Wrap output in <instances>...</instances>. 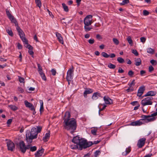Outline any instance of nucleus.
<instances>
[{
  "mask_svg": "<svg viewBox=\"0 0 157 157\" xmlns=\"http://www.w3.org/2000/svg\"><path fill=\"white\" fill-rule=\"evenodd\" d=\"M63 123L65 124L64 125V128L68 131H70L71 134L75 132L77 125L76 121L74 118H72L71 120L68 121H64Z\"/></svg>",
  "mask_w": 157,
  "mask_h": 157,
  "instance_id": "1",
  "label": "nucleus"
},
{
  "mask_svg": "<svg viewBox=\"0 0 157 157\" xmlns=\"http://www.w3.org/2000/svg\"><path fill=\"white\" fill-rule=\"evenodd\" d=\"M142 119L135 121L131 123L130 124L132 126H140L145 123H147L149 122L153 121L155 120L156 118L153 117L150 118V115H142L141 116Z\"/></svg>",
  "mask_w": 157,
  "mask_h": 157,
  "instance_id": "2",
  "label": "nucleus"
},
{
  "mask_svg": "<svg viewBox=\"0 0 157 157\" xmlns=\"http://www.w3.org/2000/svg\"><path fill=\"white\" fill-rule=\"evenodd\" d=\"M38 133L36 131V128H33L31 131H27L25 136V140L28 144H31L34 139L37 138Z\"/></svg>",
  "mask_w": 157,
  "mask_h": 157,
  "instance_id": "3",
  "label": "nucleus"
},
{
  "mask_svg": "<svg viewBox=\"0 0 157 157\" xmlns=\"http://www.w3.org/2000/svg\"><path fill=\"white\" fill-rule=\"evenodd\" d=\"M78 149L82 150L83 149H86L92 145V142H88L87 140L84 138H81V140L78 144Z\"/></svg>",
  "mask_w": 157,
  "mask_h": 157,
  "instance_id": "4",
  "label": "nucleus"
},
{
  "mask_svg": "<svg viewBox=\"0 0 157 157\" xmlns=\"http://www.w3.org/2000/svg\"><path fill=\"white\" fill-rule=\"evenodd\" d=\"M153 98L152 97H147L141 101V104L143 106L146 105H150L152 104V100Z\"/></svg>",
  "mask_w": 157,
  "mask_h": 157,
  "instance_id": "5",
  "label": "nucleus"
},
{
  "mask_svg": "<svg viewBox=\"0 0 157 157\" xmlns=\"http://www.w3.org/2000/svg\"><path fill=\"white\" fill-rule=\"evenodd\" d=\"M15 144L17 146L21 153L24 154L25 148V144L23 141H21L19 143H15Z\"/></svg>",
  "mask_w": 157,
  "mask_h": 157,
  "instance_id": "6",
  "label": "nucleus"
},
{
  "mask_svg": "<svg viewBox=\"0 0 157 157\" xmlns=\"http://www.w3.org/2000/svg\"><path fill=\"white\" fill-rule=\"evenodd\" d=\"M73 67H72V68H70L67 72V75L66 77L67 80L71 81L73 78L74 71L73 70Z\"/></svg>",
  "mask_w": 157,
  "mask_h": 157,
  "instance_id": "7",
  "label": "nucleus"
},
{
  "mask_svg": "<svg viewBox=\"0 0 157 157\" xmlns=\"http://www.w3.org/2000/svg\"><path fill=\"white\" fill-rule=\"evenodd\" d=\"M8 150L12 151H13L15 149V145L14 143L10 140H9L6 143Z\"/></svg>",
  "mask_w": 157,
  "mask_h": 157,
  "instance_id": "8",
  "label": "nucleus"
},
{
  "mask_svg": "<svg viewBox=\"0 0 157 157\" xmlns=\"http://www.w3.org/2000/svg\"><path fill=\"white\" fill-rule=\"evenodd\" d=\"M146 139L145 138H143L140 139L138 141L137 145L140 148L142 147L144 145Z\"/></svg>",
  "mask_w": 157,
  "mask_h": 157,
  "instance_id": "9",
  "label": "nucleus"
},
{
  "mask_svg": "<svg viewBox=\"0 0 157 157\" xmlns=\"http://www.w3.org/2000/svg\"><path fill=\"white\" fill-rule=\"evenodd\" d=\"M16 29L19 33L21 39L25 37V34L22 30L20 28V27L19 26L18 24L17 25H16Z\"/></svg>",
  "mask_w": 157,
  "mask_h": 157,
  "instance_id": "10",
  "label": "nucleus"
},
{
  "mask_svg": "<svg viewBox=\"0 0 157 157\" xmlns=\"http://www.w3.org/2000/svg\"><path fill=\"white\" fill-rule=\"evenodd\" d=\"M44 149L41 147L40 149H39L35 154L36 157H40L42 156V154L44 151Z\"/></svg>",
  "mask_w": 157,
  "mask_h": 157,
  "instance_id": "11",
  "label": "nucleus"
},
{
  "mask_svg": "<svg viewBox=\"0 0 157 157\" xmlns=\"http://www.w3.org/2000/svg\"><path fill=\"white\" fill-rule=\"evenodd\" d=\"M81 138H80L78 136H77L74 137L72 140V142L78 145L80 142L81 141Z\"/></svg>",
  "mask_w": 157,
  "mask_h": 157,
  "instance_id": "12",
  "label": "nucleus"
},
{
  "mask_svg": "<svg viewBox=\"0 0 157 157\" xmlns=\"http://www.w3.org/2000/svg\"><path fill=\"white\" fill-rule=\"evenodd\" d=\"M71 117L70 113L69 111L66 112L63 118L64 121H67V120L69 121L71 120L70 118Z\"/></svg>",
  "mask_w": 157,
  "mask_h": 157,
  "instance_id": "13",
  "label": "nucleus"
},
{
  "mask_svg": "<svg viewBox=\"0 0 157 157\" xmlns=\"http://www.w3.org/2000/svg\"><path fill=\"white\" fill-rule=\"evenodd\" d=\"M145 87L144 86L140 87L138 90L137 96L140 97L142 94L143 93Z\"/></svg>",
  "mask_w": 157,
  "mask_h": 157,
  "instance_id": "14",
  "label": "nucleus"
},
{
  "mask_svg": "<svg viewBox=\"0 0 157 157\" xmlns=\"http://www.w3.org/2000/svg\"><path fill=\"white\" fill-rule=\"evenodd\" d=\"M56 36L59 42L62 44H63V38L61 36V34L58 32H56Z\"/></svg>",
  "mask_w": 157,
  "mask_h": 157,
  "instance_id": "15",
  "label": "nucleus"
},
{
  "mask_svg": "<svg viewBox=\"0 0 157 157\" xmlns=\"http://www.w3.org/2000/svg\"><path fill=\"white\" fill-rule=\"evenodd\" d=\"M103 99L106 104H113L112 100L109 97L105 96Z\"/></svg>",
  "mask_w": 157,
  "mask_h": 157,
  "instance_id": "16",
  "label": "nucleus"
},
{
  "mask_svg": "<svg viewBox=\"0 0 157 157\" xmlns=\"http://www.w3.org/2000/svg\"><path fill=\"white\" fill-rule=\"evenodd\" d=\"M101 97V94L98 92H95L93 94L92 98L94 100L97 99L98 98V97Z\"/></svg>",
  "mask_w": 157,
  "mask_h": 157,
  "instance_id": "17",
  "label": "nucleus"
},
{
  "mask_svg": "<svg viewBox=\"0 0 157 157\" xmlns=\"http://www.w3.org/2000/svg\"><path fill=\"white\" fill-rule=\"evenodd\" d=\"M84 23L85 25H91L92 23V19L90 20L85 18L84 19Z\"/></svg>",
  "mask_w": 157,
  "mask_h": 157,
  "instance_id": "18",
  "label": "nucleus"
},
{
  "mask_svg": "<svg viewBox=\"0 0 157 157\" xmlns=\"http://www.w3.org/2000/svg\"><path fill=\"white\" fill-rule=\"evenodd\" d=\"M93 92L92 89L90 88H86L85 91L84 92V95L85 97H86L87 94H90Z\"/></svg>",
  "mask_w": 157,
  "mask_h": 157,
  "instance_id": "19",
  "label": "nucleus"
},
{
  "mask_svg": "<svg viewBox=\"0 0 157 157\" xmlns=\"http://www.w3.org/2000/svg\"><path fill=\"white\" fill-rule=\"evenodd\" d=\"M50 132L46 133L44 136L43 138V140L45 142L48 141V139L50 137Z\"/></svg>",
  "mask_w": 157,
  "mask_h": 157,
  "instance_id": "20",
  "label": "nucleus"
},
{
  "mask_svg": "<svg viewBox=\"0 0 157 157\" xmlns=\"http://www.w3.org/2000/svg\"><path fill=\"white\" fill-rule=\"evenodd\" d=\"M131 151V147H128L127 148L125 151L122 153V155H126L128 154Z\"/></svg>",
  "mask_w": 157,
  "mask_h": 157,
  "instance_id": "21",
  "label": "nucleus"
},
{
  "mask_svg": "<svg viewBox=\"0 0 157 157\" xmlns=\"http://www.w3.org/2000/svg\"><path fill=\"white\" fill-rule=\"evenodd\" d=\"M29 46V51L28 52L29 54L31 55H32V57L33 56V55L34 54V52L33 51V47L31 45H28Z\"/></svg>",
  "mask_w": 157,
  "mask_h": 157,
  "instance_id": "22",
  "label": "nucleus"
},
{
  "mask_svg": "<svg viewBox=\"0 0 157 157\" xmlns=\"http://www.w3.org/2000/svg\"><path fill=\"white\" fill-rule=\"evenodd\" d=\"M9 19L11 21L12 23H13L15 24V26L18 24L16 19L13 16H12Z\"/></svg>",
  "mask_w": 157,
  "mask_h": 157,
  "instance_id": "23",
  "label": "nucleus"
},
{
  "mask_svg": "<svg viewBox=\"0 0 157 157\" xmlns=\"http://www.w3.org/2000/svg\"><path fill=\"white\" fill-rule=\"evenodd\" d=\"M135 64L136 66L140 65L141 64V61L140 58H138L135 60Z\"/></svg>",
  "mask_w": 157,
  "mask_h": 157,
  "instance_id": "24",
  "label": "nucleus"
},
{
  "mask_svg": "<svg viewBox=\"0 0 157 157\" xmlns=\"http://www.w3.org/2000/svg\"><path fill=\"white\" fill-rule=\"evenodd\" d=\"M40 114L42 113L44 110V107H43V102L42 100H40Z\"/></svg>",
  "mask_w": 157,
  "mask_h": 157,
  "instance_id": "25",
  "label": "nucleus"
},
{
  "mask_svg": "<svg viewBox=\"0 0 157 157\" xmlns=\"http://www.w3.org/2000/svg\"><path fill=\"white\" fill-rule=\"evenodd\" d=\"M21 39L24 43H25V44H26V45H25V47L27 48H28L29 49L28 45H30L28 44V41L25 38V37Z\"/></svg>",
  "mask_w": 157,
  "mask_h": 157,
  "instance_id": "26",
  "label": "nucleus"
},
{
  "mask_svg": "<svg viewBox=\"0 0 157 157\" xmlns=\"http://www.w3.org/2000/svg\"><path fill=\"white\" fill-rule=\"evenodd\" d=\"M147 52L151 54H153L155 52V50L150 48H148L147 49Z\"/></svg>",
  "mask_w": 157,
  "mask_h": 157,
  "instance_id": "27",
  "label": "nucleus"
},
{
  "mask_svg": "<svg viewBox=\"0 0 157 157\" xmlns=\"http://www.w3.org/2000/svg\"><path fill=\"white\" fill-rule=\"evenodd\" d=\"M24 103L25 106L27 107L30 108L33 105L32 104L29 102L28 101L25 100L24 101Z\"/></svg>",
  "mask_w": 157,
  "mask_h": 157,
  "instance_id": "28",
  "label": "nucleus"
},
{
  "mask_svg": "<svg viewBox=\"0 0 157 157\" xmlns=\"http://www.w3.org/2000/svg\"><path fill=\"white\" fill-rule=\"evenodd\" d=\"M147 93H148L147 95H148L149 96H155L156 95V92L152 91H149Z\"/></svg>",
  "mask_w": 157,
  "mask_h": 157,
  "instance_id": "29",
  "label": "nucleus"
},
{
  "mask_svg": "<svg viewBox=\"0 0 157 157\" xmlns=\"http://www.w3.org/2000/svg\"><path fill=\"white\" fill-rule=\"evenodd\" d=\"M117 60L120 63H123L125 62L124 59L121 57H118L117 59Z\"/></svg>",
  "mask_w": 157,
  "mask_h": 157,
  "instance_id": "30",
  "label": "nucleus"
},
{
  "mask_svg": "<svg viewBox=\"0 0 157 157\" xmlns=\"http://www.w3.org/2000/svg\"><path fill=\"white\" fill-rule=\"evenodd\" d=\"M6 31L10 36H13V33L10 28L6 29Z\"/></svg>",
  "mask_w": 157,
  "mask_h": 157,
  "instance_id": "31",
  "label": "nucleus"
},
{
  "mask_svg": "<svg viewBox=\"0 0 157 157\" xmlns=\"http://www.w3.org/2000/svg\"><path fill=\"white\" fill-rule=\"evenodd\" d=\"M9 107L12 110L15 111L17 109V108L16 106L13 105H9Z\"/></svg>",
  "mask_w": 157,
  "mask_h": 157,
  "instance_id": "32",
  "label": "nucleus"
},
{
  "mask_svg": "<svg viewBox=\"0 0 157 157\" xmlns=\"http://www.w3.org/2000/svg\"><path fill=\"white\" fill-rule=\"evenodd\" d=\"M39 74L40 75L42 79L43 80H44L45 81H46L47 80L44 74L43 73V72H40V73H39Z\"/></svg>",
  "mask_w": 157,
  "mask_h": 157,
  "instance_id": "33",
  "label": "nucleus"
},
{
  "mask_svg": "<svg viewBox=\"0 0 157 157\" xmlns=\"http://www.w3.org/2000/svg\"><path fill=\"white\" fill-rule=\"evenodd\" d=\"M127 40L128 43L131 45H132L133 42L131 37L130 36H128L127 38Z\"/></svg>",
  "mask_w": 157,
  "mask_h": 157,
  "instance_id": "34",
  "label": "nucleus"
},
{
  "mask_svg": "<svg viewBox=\"0 0 157 157\" xmlns=\"http://www.w3.org/2000/svg\"><path fill=\"white\" fill-rule=\"evenodd\" d=\"M35 2L36 6L39 8H40L41 6V4L40 0H35Z\"/></svg>",
  "mask_w": 157,
  "mask_h": 157,
  "instance_id": "35",
  "label": "nucleus"
},
{
  "mask_svg": "<svg viewBox=\"0 0 157 157\" xmlns=\"http://www.w3.org/2000/svg\"><path fill=\"white\" fill-rule=\"evenodd\" d=\"M62 5L64 9V11L66 12H68L69 10L68 6H67L65 3H63Z\"/></svg>",
  "mask_w": 157,
  "mask_h": 157,
  "instance_id": "36",
  "label": "nucleus"
},
{
  "mask_svg": "<svg viewBox=\"0 0 157 157\" xmlns=\"http://www.w3.org/2000/svg\"><path fill=\"white\" fill-rule=\"evenodd\" d=\"M38 66V70L39 73L43 72L42 68L39 63H37Z\"/></svg>",
  "mask_w": 157,
  "mask_h": 157,
  "instance_id": "37",
  "label": "nucleus"
},
{
  "mask_svg": "<svg viewBox=\"0 0 157 157\" xmlns=\"http://www.w3.org/2000/svg\"><path fill=\"white\" fill-rule=\"evenodd\" d=\"M28 144L25 145V151H24V153L27 150L30 149L31 147V144Z\"/></svg>",
  "mask_w": 157,
  "mask_h": 157,
  "instance_id": "38",
  "label": "nucleus"
},
{
  "mask_svg": "<svg viewBox=\"0 0 157 157\" xmlns=\"http://www.w3.org/2000/svg\"><path fill=\"white\" fill-rule=\"evenodd\" d=\"M108 67L110 69H114L115 68L116 66V65L111 63H109L108 65Z\"/></svg>",
  "mask_w": 157,
  "mask_h": 157,
  "instance_id": "39",
  "label": "nucleus"
},
{
  "mask_svg": "<svg viewBox=\"0 0 157 157\" xmlns=\"http://www.w3.org/2000/svg\"><path fill=\"white\" fill-rule=\"evenodd\" d=\"M89 25H85L84 26V29L85 30L86 32H88L89 31H90L91 29L92 28L89 27Z\"/></svg>",
  "mask_w": 157,
  "mask_h": 157,
  "instance_id": "40",
  "label": "nucleus"
},
{
  "mask_svg": "<svg viewBox=\"0 0 157 157\" xmlns=\"http://www.w3.org/2000/svg\"><path fill=\"white\" fill-rule=\"evenodd\" d=\"M78 146H79V145L77 144H76V145L73 144L71 145V148L72 149H78V148L79 147Z\"/></svg>",
  "mask_w": 157,
  "mask_h": 157,
  "instance_id": "41",
  "label": "nucleus"
},
{
  "mask_svg": "<svg viewBox=\"0 0 157 157\" xmlns=\"http://www.w3.org/2000/svg\"><path fill=\"white\" fill-rule=\"evenodd\" d=\"M113 41L114 44L116 45H117L119 44V40L116 38H113Z\"/></svg>",
  "mask_w": 157,
  "mask_h": 157,
  "instance_id": "42",
  "label": "nucleus"
},
{
  "mask_svg": "<svg viewBox=\"0 0 157 157\" xmlns=\"http://www.w3.org/2000/svg\"><path fill=\"white\" fill-rule=\"evenodd\" d=\"M101 55L104 57L106 58H108L109 57V55H108L107 53L103 52L101 53Z\"/></svg>",
  "mask_w": 157,
  "mask_h": 157,
  "instance_id": "43",
  "label": "nucleus"
},
{
  "mask_svg": "<svg viewBox=\"0 0 157 157\" xmlns=\"http://www.w3.org/2000/svg\"><path fill=\"white\" fill-rule=\"evenodd\" d=\"M6 12L7 15V16L9 18H10V17H11L12 16H13L10 14V11L6 9Z\"/></svg>",
  "mask_w": 157,
  "mask_h": 157,
  "instance_id": "44",
  "label": "nucleus"
},
{
  "mask_svg": "<svg viewBox=\"0 0 157 157\" xmlns=\"http://www.w3.org/2000/svg\"><path fill=\"white\" fill-rule=\"evenodd\" d=\"M129 3V0H123L122 3H120L121 5H124L125 4H127Z\"/></svg>",
  "mask_w": 157,
  "mask_h": 157,
  "instance_id": "45",
  "label": "nucleus"
},
{
  "mask_svg": "<svg viewBox=\"0 0 157 157\" xmlns=\"http://www.w3.org/2000/svg\"><path fill=\"white\" fill-rule=\"evenodd\" d=\"M101 151H96L94 153V156L95 157H97L98 155L101 154Z\"/></svg>",
  "mask_w": 157,
  "mask_h": 157,
  "instance_id": "46",
  "label": "nucleus"
},
{
  "mask_svg": "<svg viewBox=\"0 0 157 157\" xmlns=\"http://www.w3.org/2000/svg\"><path fill=\"white\" fill-rule=\"evenodd\" d=\"M135 80L133 79L132 80V82H131L130 83H128V85L129 86V87H131L132 86H134L135 85Z\"/></svg>",
  "mask_w": 157,
  "mask_h": 157,
  "instance_id": "47",
  "label": "nucleus"
},
{
  "mask_svg": "<svg viewBox=\"0 0 157 157\" xmlns=\"http://www.w3.org/2000/svg\"><path fill=\"white\" fill-rule=\"evenodd\" d=\"M134 74V72L132 70L129 71L128 72V75L130 77H132Z\"/></svg>",
  "mask_w": 157,
  "mask_h": 157,
  "instance_id": "48",
  "label": "nucleus"
},
{
  "mask_svg": "<svg viewBox=\"0 0 157 157\" xmlns=\"http://www.w3.org/2000/svg\"><path fill=\"white\" fill-rule=\"evenodd\" d=\"M151 63L153 66L156 65L157 64V61L154 59H151L150 61Z\"/></svg>",
  "mask_w": 157,
  "mask_h": 157,
  "instance_id": "49",
  "label": "nucleus"
},
{
  "mask_svg": "<svg viewBox=\"0 0 157 157\" xmlns=\"http://www.w3.org/2000/svg\"><path fill=\"white\" fill-rule=\"evenodd\" d=\"M37 149V147L36 146L31 147L30 151H31L33 152L35 151Z\"/></svg>",
  "mask_w": 157,
  "mask_h": 157,
  "instance_id": "50",
  "label": "nucleus"
},
{
  "mask_svg": "<svg viewBox=\"0 0 157 157\" xmlns=\"http://www.w3.org/2000/svg\"><path fill=\"white\" fill-rule=\"evenodd\" d=\"M36 128L37 129H36V131L37 133H38L40 132L42 130V127L40 126H38L36 127Z\"/></svg>",
  "mask_w": 157,
  "mask_h": 157,
  "instance_id": "51",
  "label": "nucleus"
},
{
  "mask_svg": "<svg viewBox=\"0 0 157 157\" xmlns=\"http://www.w3.org/2000/svg\"><path fill=\"white\" fill-rule=\"evenodd\" d=\"M91 133L94 135H95L96 134V132L97 131V129H92L91 130Z\"/></svg>",
  "mask_w": 157,
  "mask_h": 157,
  "instance_id": "52",
  "label": "nucleus"
},
{
  "mask_svg": "<svg viewBox=\"0 0 157 157\" xmlns=\"http://www.w3.org/2000/svg\"><path fill=\"white\" fill-rule=\"evenodd\" d=\"M132 53L134 54V55L136 56H138L139 55V54L137 51L135 49H133L132 51Z\"/></svg>",
  "mask_w": 157,
  "mask_h": 157,
  "instance_id": "53",
  "label": "nucleus"
},
{
  "mask_svg": "<svg viewBox=\"0 0 157 157\" xmlns=\"http://www.w3.org/2000/svg\"><path fill=\"white\" fill-rule=\"evenodd\" d=\"M156 112L151 114V115H149L150 117H154L156 116L157 115V107L156 109Z\"/></svg>",
  "mask_w": 157,
  "mask_h": 157,
  "instance_id": "54",
  "label": "nucleus"
},
{
  "mask_svg": "<svg viewBox=\"0 0 157 157\" xmlns=\"http://www.w3.org/2000/svg\"><path fill=\"white\" fill-rule=\"evenodd\" d=\"M19 81L21 83H24L25 79L24 78L19 76Z\"/></svg>",
  "mask_w": 157,
  "mask_h": 157,
  "instance_id": "55",
  "label": "nucleus"
},
{
  "mask_svg": "<svg viewBox=\"0 0 157 157\" xmlns=\"http://www.w3.org/2000/svg\"><path fill=\"white\" fill-rule=\"evenodd\" d=\"M149 12L146 10H143V15L144 16H147L149 14Z\"/></svg>",
  "mask_w": 157,
  "mask_h": 157,
  "instance_id": "56",
  "label": "nucleus"
},
{
  "mask_svg": "<svg viewBox=\"0 0 157 157\" xmlns=\"http://www.w3.org/2000/svg\"><path fill=\"white\" fill-rule=\"evenodd\" d=\"M51 72L52 73V75H55L56 73V71L54 69H52L51 70Z\"/></svg>",
  "mask_w": 157,
  "mask_h": 157,
  "instance_id": "57",
  "label": "nucleus"
},
{
  "mask_svg": "<svg viewBox=\"0 0 157 157\" xmlns=\"http://www.w3.org/2000/svg\"><path fill=\"white\" fill-rule=\"evenodd\" d=\"M154 70V68L152 66H150L149 67L148 70L149 72H151L153 71Z\"/></svg>",
  "mask_w": 157,
  "mask_h": 157,
  "instance_id": "58",
  "label": "nucleus"
},
{
  "mask_svg": "<svg viewBox=\"0 0 157 157\" xmlns=\"http://www.w3.org/2000/svg\"><path fill=\"white\" fill-rule=\"evenodd\" d=\"M131 104H132L133 106H134L135 105H137L139 104L138 102L137 101H135L133 102H132L131 103Z\"/></svg>",
  "mask_w": 157,
  "mask_h": 157,
  "instance_id": "59",
  "label": "nucleus"
},
{
  "mask_svg": "<svg viewBox=\"0 0 157 157\" xmlns=\"http://www.w3.org/2000/svg\"><path fill=\"white\" fill-rule=\"evenodd\" d=\"M88 42L89 44H93L94 42V39H90L89 40Z\"/></svg>",
  "mask_w": 157,
  "mask_h": 157,
  "instance_id": "60",
  "label": "nucleus"
},
{
  "mask_svg": "<svg viewBox=\"0 0 157 157\" xmlns=\"http://www.w3.org/2000/svg\"><path fill=\"white\" fill-rule=\"evenodd\" d=\"M106 107V105H104L103 107L101 109H99V115H100V112L102 110H103L105 108V107Z\"/></svg>",
  "mask_w": 157,
  "mask_h": 157,
  "instance_id": "61",
  "label": "nucleus"
},
{
  "mask_svg": "<svg viewBox=\"0 0 157 157\" xmlns=\"http://www.w3.org/2000/svg\"><path fill=\"white\" fill-rule=\"evenodd\" d=\"M124 71L121 67H119L118 70V72L120 73H123L124 72Z\"/></svg>",
  "mask_w": 157,
  "mask_h": 157,
  "instance_id": "62",
  "label": "nucleus"
},
{
  "mask_svg": "<svg viewBox=\"0 0 157 157\" xmlns=\"http://www.w3.org/2000/svg\"><path fill=\"white\" fill-rule=\"evenodd\" d=\"M140 40L141 42L144 43L145 42L146 39L144 37H141L140 38Z\"/></svg>",
  "mask_w": 157,
  "mask_h": 157,
  "instance_id": "63",
  "label": "nucleus"
},
{
  "mask_svg": "<svg viewBox=\"0 0 157 157\" xmlns=\"http://www.w3.org/2000/svg\"><path fill=\"white\" fill-rule=\"evenodd\" d=\"M96 38L98 40H100L102 39V37L99 34H98L96 36Z\"/></svg>",
  "mask_w": 157,
  "mask_h": 157,
  "instance_id": "64",
  "label": "nucleus"
}]
</instances>
